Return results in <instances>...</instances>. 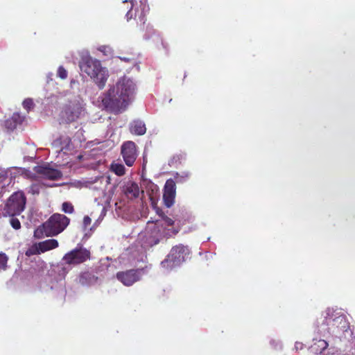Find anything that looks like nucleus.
<instances>
[{
	"label": "nucleus",
	"instance_id": "nucleus-16",
	"mask_svg": "<svg viewBox=\"0 0 355 355\" xmlns=\"http://www.w3.org/2000/svg\"><path fill=\"white\" fill-rule=\"evenodd\" d=\"M111 170L118 176H122L125 173V168L121 164H112Z\"/></svg>",
	"mask_w": 355,
	"mask_h": 355
},
{
	"label": "nucleus",
	"instance_id": "nucleus-1",
	"mask_svg": "<svg viewBox=\"0 0 355 355\" xmlns=\"http://www.w3.org/2000/svg\"><path fill=\"white\" fill-rule=\"evenodd\" d=\"M136 85L127 77H123L100 97L103 107L110 112L124 111L135 95Z\"/></svg>",
	"mask_w": 355,
	"mask_h": 355
},
{
	"label": "nucleus",
	"instance_id": "nucleus-22",
	"mask_svg": "<svg viewBox=\"0 0 355 355\" xmlns=\"http://www.w3.org/2000/svg\"><path fill=\"white\" fill-rule=\"evenodd\" d=\"M12 218L10 220V223L12 228L15 230H19L21 228V223L18 218H14V216H11Z\"/></svg>",
	"mask_w": 355,
	"mask_h": 355
},
{
	"label": "nucleus",
	"instance_id": "nucleus-11",
	"mask_svg": "<svg viewBox=\"0 0 355 355\" xmlns=\"http://www.w3.org/2000/svg\"><path fill=\"white\" fill-rule=\"evenodd\" d=\"M33 171L42 178L51 180H57L62 177V173L60 171L46 165L36 166L33 168Z\"/></svg>",
	"mask_w": 355,
	"mask_h": 355
},
{
	"label": "nucleus",
	"instance_id": "nucleus-2",
	"mask_svg": "<svg viewBox=\"0 0 355 355\" xmlns=\"http://www.w3.org/2000/svg\"><path fill=\"white\" fill-rule=\"evenodd\" d=\"M70 219L61 214H53L50 218L34 232V236L41 239L44 236H57L69 225Z\"/></svg>",
	"mask_w": 355,
	"mask_h": 355
},
{
	"label": "nucleus",
	"instance_id": "nucleus-6",
	"mask_svg": "<svg viewBox=\"0 0 355 355\" xmlns=\"http://www.w3.org/2000/svg\"><path fill=\"white\" fill-rule=\"evenodd\" d=\"M26 202V198L24 192L13 193L7 200L3 209V215L8 216L19 215L24 210Z\"/></svg>",
	"mask_w": 355,
	"mask_h": 355
},
{
	"label": "nucleus",
	"instance_id": "nucleus-25",
	"mask_svg": "<svg viewBox=\"0 0 355 355\" xmlns=\"http://www.w3.org/2000/svg\"><path fill=\"white\" fill-rule=\"evenodd\" d=\"M58 76L61 79L67 78V70L62 66L59 67V68L58 69Z\"/></svg>",
	"mask_w": 355,
	"mask_h": 355
},
{
	"label": "nucleus",
	"instance_id": "nucleus-23",
	"mask_svg": "<svg viewBox=\"0 0 355 355\" xmlns=\"http://www.w3.org/2000/svg\"><path fill=\"white\" fill-rule=\"evenodd\" d=\"M98 51L102 52L105 55H109L112 53V49L109 46H100L98 48Z\"/></svg>",
	"mask_w": 355,
	"mask_h": 355
},
{
	"label": "nucleus",
	"instance_id": "nucleus-18",
	"mask_svg": "<svg viewBox=\"0 0 355 355\" xmlns=\"http://www.w3.org/2000/svg\"><path fill=\"white\" fill-rule=\"evenodd\" d=\"M42 185L39 183H35L30 186L28 192L33 195H38L40 192Z\"/></svg>",
	"mask_w": 355,
	"mask_h": 355
},
{
	"label": "nucleus",
	"instance_id": "nucleus-3",
	"mask_svg": "<svg viewBox=\"0 0 355 355\" xmlns=\"http://www.w3.org/2000/svg\"><path fill=\"white\" fill-rule=\"evenodd\" d=\"M81 70L90 76L100 89L105 86L108 73L107 71L103 68L99 60L92 57H86L80 64Z\"/></svg>",
	"mask_w": 355,
	"mask_h": 355
},
{
	"label": "nucleus",
	"instance_id": "nucleus-15",
	"mask_svg": "<svg viewBox=\"0 0 355 355\" xmlns=\"http://www.w3.org/2000/svg\"><path fill=\"white\" fill-rule=\"evenodd\" d=\"M39 250L41 252H45L46 251L55 249L58 247V241L56 239H48L38 243Z\"/></svg>",
	"mask_w": 355,
	"mask_h": 355
},
{
	"label": "nucleus",
	"instance_id": "nucleus-17",
	"mask_svg": "<svg viewBox=\"0 0 355 355\" xmlns=\"http://www.w3.org/2000/svg\"><path fill=\"white\" fill-rule=\"evenodd\" d=\"M62 211L66 214H72L74 211L73 205L69 202H64L62 205Z\"/></svg>",
	"mask_w": 355,
	"mask_h": 355
},
{
	"label": "nucleus",
	"instance_id": "nucleus-12",
	"mask_svg": "<svg viewBox=\"0 0 355 355\" xmlns=\"http://www.w3.org/2000/svg\"><path fill=\"white\" fill-rule=\"evenodd\" d=\"M116 277L119 281L126 286H132L139 279L138 270L134 269L118 272Z\"/></svg>",
	"mask_w": 355,
	"mask_h": 355
},
{
	"label": "nucleus",
	"instance_id": "nucleus-4",
	"mask_svg": "<svg viewBox=\"0 0 355 355\" xmlns=\"http://www.w3.org/2000/svg\"><path fill=\"white\" fill-rule=\"evenodd\" d=\"M90 259L91 252L89 250L82 246L76 247L63 256L60 265L62 267L58 273L64 277L72 267L83 263Z\"/></svg>",
	"mask_w": 355,
	"mask_h": 355
},
{
	"label": "nucleus",
	"instance_id": "nucleus-8",
	"mask_svg": "<svg viewBox=\"0 0 355 355\" xmlns=\"http://www.w3.org/2000/svg\"><path fill=\"white\" fill-rule=\"evenodd\" d=\"M83 112V107L79 103H71L63 107L61 118L63 122L69 123L79 119Z\"/></svg>",
	"mask_w": 355,
	"mask_h": 355
},
{
	"label": "nucleus",
	"instance_id": "nucleus-30",
	"mask_svg": "<svg viewBox=\"0 0 355 355\" xmlns=\"http://www.w3.org/2000/svg\"><path fill=\"white\" fill-rule=\"evenodd\" d=\"M159 240L158 239H156L154 241V242H153V243L152 244V245H157V244H158V243H159Z\"/></svg>",
	"mask_w": 355,
	"mask_h": 355
},
{
	"label": "nucleus",
	"instance_id": "nucleus-31",
	"mask_svg": "<svg viewBox=\"0 0 355 355\" xmlns=\"http://www.w3.org/2000/svg\"><path fill=\"white\" fill-rule=\"evenodd\" d=\"M178 232H179V230H178V229H174V230H173V234H178Z\"/></svg>",
	"mask_w": 355,
	"mask_h": 355
},
{
	"label": "nucleus",
	"instance_id": "nucleus-21",
	"mask_svg": "<svg viewBox=\"0 0 355 355\" xmlns=\"http://www.w3.org/2000/svg\"><path fill=\"white\" fill-rule=\"evenodd\" d=\"M23 107L29 112L34 106L33 101L31 98H26L23 101Z\"/></svg>",
	"mask_w": 355,
	"mask_h": 355
},
{
	"label": "nucleus",
	"instance_id": "nucleus-26",
	"mask_svg": "<svg viewBox=\"0 0 355 355\" xmlns=\"http://www.w3.org/2000/svg\"><path fill=\"white\" fill-rule=\"evenodd\" d=\"M328 343L324 340H318V346L321 348V351H324L328 347Z\"/></svg>",
	"mask_w": 355,
	"mask_h": 355
},
{
	"label": "nucleus",
	"instance_id": "nucleus-32",
	"mask_svg": "<svg viewBox=\"0 0 355 355\" xmlns=\"http://www.w3.org/2000/svg\"><path fill=\"white\" fill-rule=\"evenodd\" d=\"M121 59L122 60L125 61V62H129V61H130V59H128V58H121Z\"/></svg>",
	"mask_w": 355,
	"mask_h": 355
},
{
	"label": "nucleus",
	"instance_id": "nucleus-24",
	"mask_svg": "<svg viewBox=\"0 0 355 355\" xmlns=\"http://www.w3.org/2000/svg\"><path fill=\"white\" fill-rule=\"evenodd\" d=\"M40 253H41V252H40V250H39V245H38L37 247H33V248L28 249L26 252V255L30 257V256L40 254Z\"/></svg>",
	"mask_w": 355,
	"mask_h": 355
},
{
	"label": "nucleus",
	"instance_id": "nucleus-14",
	"mask_svg": "<svg viewBox=\"0 0 355 355\" xmlns=\"http://www.w3.org/2000/svg\"><path fill=\"white\" fill-rule=\"evenodd\" d=\"M124 193L130 199L137 198L139 196V187L135 182H130L124 187Z\"/></svg>",
	"mask_w": 355,
	"mask_h": 355
},
{
	"label": "nucleus",
	"instance_id": "nucleus-7",
	"mask_svg": "<svg viewBox=\"0 0 355 355\" xmlns=\"http://www.w3.org/2000/svg\"><path fill=\"white\" fill-rule=\"evenodd\" d=\"M134 1L135 0H123V3H129L130 5V10L125 15L126 19L128 21L131 19L134 18L137 24L144 28L146 21V14L148 10L146 9L148 6L141 1L140 8H136L133 13Z\"/></svg>",
	"mask_w": 355,
	"mask_h": 355
},
{
	"label": "nucleus",
	"instance_id": "nucleus-10",
	"mask_svg": "<svg viewBox=\"0 0 355 355\" xmlns=\"http://www.w3.org/2000/svg\"><path fill=\"white\" fill-rule=\"evenodd\" d=\"M176 196V184L173 179L166 180L163 189V200L167 207H171L175 202Z\"/></svg>",
	"mask_w": 355,
	"mask_h": 355
},
{
	"label": "nucleus",
	"instance_id": "nucleus-20",
	"mask_svg": "<svg viewBox=\"0 0 355 355\" xmlns=\"http://www.w3.org/2000/svg\"><path fill=\"white\" fill-rule=\"evenodd\" d=\"M157 212L160 216H162V219L167 225L171 226L174 224V220L167 216H165L162 210H157Z\"/></svg>",
	"mask_w": 355,
	"mask_h": 355
},
{
	"label": "nucleus",
	"instance_id": "nucleus-9",
	"mask_svg": "<svg viewBox=\"0 0 355 355\" xmlns=\"http://www.w3.org/2000/svg\"><path fill=\"white\" fill-rule=\"evenodd\" d=\"M121 155L128 166H132L138 156L137 146L132 141H127L121 146Z\"/></svg>",
	"mask_w": 355,
	"mask_h": 355
},
{
	"label": "nucleus",
	"instance_id": "nucleus-28",
	"mask_svg": "<svg viewBox=\"0 0 355 355\" xmlns=\"http://www.w3.org/2000/svg\"><path fill=\"white\" fill-rule=\"evenodd\" d=\"M92 223V219L88 216L83 218V226L86 229Z\"/></svg>",
	"mask_w": 355,
	"mask_h": 355
},
{
	"label": "nucleus",
	"instance_id": "nucleus-13",
	"mask_svg": "<svg viewBox=\"0 0 355 355\" xmlns=\"http://www.w3.org/2000/svg\"><path fill=\"white\" fill-rule=\"evenodd\" d=\"M130 132L135 135H144L146 132L145 123L141 120H135L129 125Z\"/></svg>",
	"mask_w": 355,
	"mask_h": 355
},
{
	"label": "nucleus",
	"instance_id": "nucleus-19",
	"mask_svg": "<svg viewBox=\"0 0 355 355\" xmlns=\"http://www.w3.org/2000/svg\"><path fill=\"white\" fill-rule=\"evenodd\" d=\"M8 258L5 253H0V270H6Z\"/></svg>",
	"mask_w": 355,
	"mask_h": 355
},
{
	"label": "nucleus",
	"instance_id": "nucleus-27",
	"mask_svg": "<svg viewBox=\"0 0 355 355\" xmlns=\"http://www.w3.org/2000/svg\"><path fill=\"white\" fill-rule=\"evenodd\" d=\"M12 119L15 123H19L23 121V119L21 117V116L18 113H14L12 116Z\"/></svg>",
	"mask_w": 355,
	"mask_h": 355
},
{
	"label": "nucleus",
	"instance_id": "nucleus-29",
	"mask_svg": "<svg viewBox=\"0 0 355 355\" xmlns=\"http://www.w3.org/2000/svg\"><path fill=\"white\" fill-rule=\"evenodd\" d=\"M345 322V316L343 315H340L338 317H336L334 319H333V322H340L341 323L342 322Z\"/></svg>",
	"mask_w": 355,
	"mask_h": 355
},
{
	"label": "nucleus",
	"instance_id": "nucleus-5",
	"mask_svg": "<svg viewBox=\"0 0 355 355\" xmlns=\"http://www.w3.org/2000/svg\"><path fill=\"white\" fill-rule=\"evenodd\" d=\"M190 253L188 246L179 244L173 246L166 258L161 262L163 268L171 269L175 266H180L185 261V258Z\"/></svg>",
	"mask_w": 355,
	"mask_h": 355
}]
</instances>
